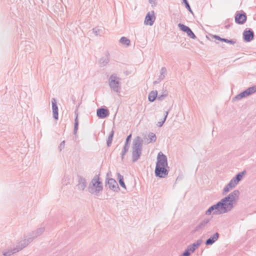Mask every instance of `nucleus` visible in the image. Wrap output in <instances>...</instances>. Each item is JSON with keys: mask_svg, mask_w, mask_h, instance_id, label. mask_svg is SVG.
<instances>
[{"mask_svg": "<svg viewBox=\"0 0 256 256\" xmlns=\"http://www.w3.org/2000/svg\"><path fill=\"white\" fill-rule=\"evenodd\" d=\"M240 192L234 190L215 204L210 206L206 212V214H220L227 213L232 210L234 202L238 198Z\"/></svg>", "mask_w": 256, "mask_h": 256, "instance_id": "nucleus-1", "label": "nucleus"}, {"mask_svg": "<svg viewBox=\"0 0 256 256\" xmlns=\"http://www.w3.org/2000/svg\"><path fill=\"white\" fill-rule=\"evenodd\" d=\"M142 140L140 136H136L133 140L132 146V162H136L142 154Z\"/></svg>", "mask_w": 256, "mask_h": 256, "instance_id": "nucleus-2", "label": "nucleus"}, {"mask_svg": "<svg viewBox=\"0 0 256 256\" xmlns=\"http://www.w3.org/2000/svg\"><path fill=\"white\" fill-rule=\"evenodd\" d=\"M103 190L102 182L100 180L99 175H96L88 184V190L92 194L98 196Z\"/></svg>", "mask_w": 256, "mask_h": 256, "instance_id": "nucleus-3", "label": "nucleus"}, {"mask_svg": "<svg viewBox=\"0 0 256 256\" xmlns=\"http://www.w3.org/2000/svg\"><path fill=\"white\" fill-rule=\"evenodd\" d=\"M31 242V239H24L22 240L16 244L15 248L3 252L2 254L4 256H10L12 254L18 252L22 250Z\"/></svg>", "mask_w": 256, "mask_h": 256, "instance_id": "nucleus-4", "label": "nucleus"}, {"mask_svg": "<svg viewBox=\"0 0 256 256\" xmlns=\"http://www.w3.org/2000/svg\"><path fill=\"white\" fill-rule=\"evenodd\" d=\"M120 78L118 77L116 74H112L108 78L109 86L114 92H120L121 89L120 86Z\"/></svg>", "mask_w": 256, "mask_h": 256, "instance_id": "nucleus-5", "label": "nucleus"}, {"mask_svg": "<svg viewBox=\"0 0 256 256\" xmlns=\"http://www.w3.org/2000/svg\"><path fill=\"white\" fill-rule=\"evenodd\" d=\"M202 242L201 240H198L196 242L188 246L183 253L180 256H190L191 253L194 252Z\"/></svg>", "mask_w": 256, "mask_h": 256, "instance_id": "nucleus-6", "label": "nucleus"}, {"mask_svg": "<svg viewBox=\"0 0 256 256\" xmlns=\"http://www.w3.org/2000/svg\"><path fill=\"white\" fill-rule=\"evenodd\" d=\"M166 166H156L154 173L156 177L164 178L168 174V170L166 168Z\"/></svg>", "mask_w": 256, "mask_h": 256, "instance_id": "nucleus-7", "label": "nucleus"}, {"mask_svg": "<svg viewBox=\"0 0 256 256\" xmlns=\"http://www.w3.org/2000/svg\"><path fill=\"white\" fill-rule=\"evenodd\" d=\"M246 14L244 12H240L238 11L236 12L234 16V20L236 24H243L246 22Z\"/></svg>", "mask_w": 256, "mask_h": 256, "instance_id": "nucleus-8", "label": "nucleus"}, {"mask_svg": "<svg viewBox=\"0 0 256 256\" xmlns=\"http://www.w3.org/2000/svg\"><path fill=\"white\" fill-rule=\"evenodd\" d=\"M106 183L110 189L115 192H118L120 190L116 181L114 178H106Z\"/></svg>", "mask_w": 256, "mask_h": 256, "instance_id": "nucleus-9", "label": "nucleus"}, {"mask_svg": "<svg viewBox=\"0 0 256 256\" xmlns=\"http://www.w3.org/2000/svg\"><path fill=\"white\" fill-rule=\"evenodd\" d=\"M156 166H163L168 167V160L166 156L162 152L158 154L157 156V162Z\"/></svg>", "mask_w": 256, "mask_h": 256, "instance_id": "nucleus-10", "label": "nucleus"}, {"mask_svg": "<svg viewBox=\"0 0 256 256\" xmlns=\"http://www.w3.org/2000/svg\"><path fill=\"white\" fill-rule=\"evenodd\" d=\"M156 20V16H154V12L152 11L151 12H148L146 17L144 23L146 25L152 26L153 25Z\"/></svg>", "mask_w": 256, "mask_h": 256, "instance_id": "nucleus-11", "label": "nucleus"}, {"mask_svg": "<svg viewBox=\"0 0 256 256\" xmlns=\"http://www.w3.org/2000/svg\"><path fill=\"white\" fill-rule=\"evenodd\" d=\"M132 138V134H129L126 138V140L122 148V153H121V158L122 160H123L124 159V157L126 153L128 152L130 148V142Z\"/></svg>", "mask_w": 256, "mask_h": 256, "instance_id": "nucleus-12", "label": "nucleus"}, {"mask_svg": "<svg viewBox=\"0 0 256 256\" xmlns=\"http://www.w3.org/2000/svg\"><path fill=\"white\" fill-rule=\"evenodd\" d=\"M78 184H77V186L78 190L81 191H84L87 186L86 179L83 176L78 175Z\"/></svg>", "mask_w": 256, "mask_h": 256, "instance_id": "nucleus-13", "label": "nucleus"}, {"mask_svg": "<svg viewBox=\"0 0 256 256\" xmlns=\"http://www.w3.org/2000/svg\"><path fill=\"white\" fill-rule=\"evenodd\" d=\"M110 60V55L108 52H106L104 55L102 56L98 60V63L100 67L106 66Z\"/></svg>", "mask_w": 256, "mask_h": 256, "instance_id": "nucleus-14", "label": "nucleus"}, {"mask_svg": "<svg viewBox=\"0 0 256 256\" xmlns=\"http://www.w3.org/2000/svg\"><path fill=\"white\" fill-rule=\"evenodd\" d=\"M254 38V32L251 29L246 30L243 32V38L245 42H250L252 41Z\"/></svg>", "mask_w": 256, "mask_h": 256, "instance_id": "nucleus-15", "label": "nucleus"}, {"mask_svg": "<svg viewBox=\"0 0 256 256\" xmlns=\"http://www.w3.org/2000/svg\"><path fill=\"white\" fill-rule=\"evenodd\" d=\"M97 116L100 118H104L109 115V111L107 108H100L96 110Z\"/></svg>", "mask_w": 256, "mask_h": 256, "instance_id": "nucleus-16", "label": "nucleus"}, {"mask_svg": "<svg viewBox=\"0 0 256 256\" xmlns=\"http://www.w3.org/2000/svg\"><path fill=\"white\" fill-rule=\"evenodd\" d=\"M44 230L45 228L44 226L36 229L32 232L30 237L28 238V239H31L32 242L34 238L40 236L44 232Z\"/></svg>", "mask_w": 256, "mask_h": 256, "instance_id": "nucleus-17", "label": "nucleus"}, {"mask_svg": "<svg viewBox=\"0 0 256 256\" xmlns=\"http://www.w3.org/2000/svg\"><path fill=\"white\" fill-rule=\"evenodd\" d=\"M52 104L53 117L55 120H58V107L57 106L56 100L54 98H52Z\"/></svg>", "mask_w": 256, "mask_h": 256, "instance_id": "nucleus-18", "label": "nucleus"}, {"mask_svg": "<svg viewBox=\"0 0 256 256\" xmlns=\"http://www.w3.org/2000/svg\"><path fill=\"white\" fill-rule=\"evenodd\" d=\"M210 221V218H204L202 222H200L198 224L195 228L196 231H199L200 230L204 229L208 225Z\"/></svg>", "mask_w": 256, "mask_h": 256, "instance_id": "nucleus-19", "label": "nucleus"}, {"mask_svg": "<svg viewBox=\"0 0 256 256\" xmlns=\"http://www.w3.org/2000/svg\"><path fill=\"white\" fill-rule=\"evenodd\" d=\"M220 236V234L218 232H216L212 236L207 239L205 242V244L206 246L212 245L216 242Z\"/></svg>", "mask_w": 256, "mask_h": 256, "instance_id": "nucleus-20", "label": "nucleus"}, {"mask_svg": "<svg viewBox=\"0 0 256 256\" xmlns=\"http://www.w3.org/2000/svg\"><path fill=\"white\" fill-rule=\"evenodd\" d=\"M92 30L96 36H102L104 33V28L102 26H96L93 28Z\"/></svg>", "mask_w": 256, "mask_h": 256, "instance_id": "nucleus-21", "label": "nucleus"}, {"mask_svg": "<svg viewBox=\"0 0 256 256\" xmlns=\"http://www.w3.org/2000/svg\"><path fill=\"white\" fill-rule=\"evenodd\" d=\"M236 186V183H234L232 180H230L229 183L224 188L222 193V195L226 194V193H228L231 189L234 188Z\"/></svg>", "mask_w": 256, "mask_h": 256, "instance_id": "nucleus-22", "label": "nucleus"}, {"mask_svg": "<svg viewBox=\"0 0 256 256\" xmlns=\"http://www.w3.org/2000/svg\"><path fill=\"white\" fill-rule=\"evenodd\" d=\"M246 172L244 170L241 172L238 173L231 180H232L234 183H236V185L238 183V182L242 180L243 176L246 174Z\"/></svg>", "mask_w": 256, "mask_h": 256, "instance_id": "nucleus-23", "label": "nucleus"}, {"mask_svg": "<svg viewBox=\"0 0 256 256\" xmlns=\"http://www.w3.org/2000/svg\"><path fill=\"white\" fill-rule=\"evenodd\" d=\"M250 96V94H249L248 90L246 89V90L242 92H240L238 94L236 95L234 98V99H235L236 100H240L242 99V98L246 97V96Z\"/></svg>", "mask_w": 256, "mask_h": 256, "instance_id": "nucleus-24", "label": "nucleus"}, {"mask_svg": "<svg viewBox=\"0 0 256 256\" xmlns=\"http://www.w3.org/2000/svg\"><path fill=\"white\" fill-rule=\"evenodd\" d=\"M158 96V92L156 90L152 91L148 94V100L153 102Z\"/></svg>", "mask_w": 256, "mask_h": 256, "instance_id": "nucleus-25", "label": "nucleus"}, {"mask_svg": "<svg viewBox=\"0 0 256 256\" xmlns=\"http://www.w3.org/2000/svg\"><path fill=\"white\" fill-rule=\"evenodd\" d=\"M166 68L165 67L162 68L160 70V75L159 76L158 78L159 81H161L166 76Z\"/></svg>", "mask_w": 256, "mask_h": 256, "instance_id": "nucleus-26", "label": "nucleus"}, {"mask_svg": "<svg viewBox=\"0 0 256 256\" xmlns=\"http://www.w3.org/2000/svg\"><path fill=\"white\" fill-rule=\"evenodd\" d=\"M120 42L123 45L129 46L130 45V40L126 37L122 36L120 40Z\"/></svg>", "mask_w": 256, "mask_h": 256, "instance_id": "nucleus-27", "label": "nucleus"}, {"mask_svg": "<svg viewBox=\"0 0 256 256\" xmlns=\"http://www.w3.org/2000/svg\"><path fill=\"white\" fill-rule=\"evenodd\" d=\"M114 132L113 130H112L110 132V134L108 136V138L106 140V144H107L108 146H110L112 142V138L114 137Z\"/></svg>", "mask_w": 256, "mask_h": 256, "instance_id": "nucleus-28", "label": "nucleus"}, {"mask_svg": "<svg viewBox=\"0 0 256 256\" xmlns=\"http://www.w3.org/2000/svg\"><path fill=\"white\" fill-rule=\"evenodd\" d=\"M78 114H76V117L74 119V134L75 135L77 133V130H78Z\"/></svg>", "mask_w": 256, "mask_h": 256, "instance_id": "nucleus-29", "label": "nucleus"}, {"mask_svg": "<svg viewBox=\"0 0 256 256\" xmlns=\"http://www.w3.org/2000/svg\"><path fill=\"white\" fill-rule=\"evenodd\" d=\"M148 137L150 140V142H154L156 140V135L153 132H150L148 135Z\"/></svg>", "mask_w": 256, "mask_h": 256, "instance_id": "nucleus-30", "label": "nucleus"}, {"mask_svg": "<svg viewBox=\"0 0 256 256\" xmlns=\"http://www.w3.org/2000/svg\"><path fill=\"white\" fill-rule=\"evenodd\" d=\"M168 114V110L166 112V115L164 116V120L162 121L158 122V124H156L158 126L161 127L162 126V125L164 124V122H165V121L167 118Z\"/></svg>", "mask_w": 256, "mask_h": 256, "instance_id": "nucleus-31", "label": "nucleus"}, {"mask_svg": "<svg viewBox=\"0 0 256 256\" xmlns=\"http://www.w3.org/2000/svg\"><path fill=\"white\" fill-rule=\"evenodd\" d=\"M178 27L184 32H186L188 30V28H189L188 26L180 23L178 24Z\"/></svg>", "mask_w": 256, "mask_h": 256, "instance_id": "nucleus-32", "label": "nucleus"}, {"mask_svg": "<svg viewBox=\"0 0 256 256\" xmlns=\"http://www.w3.org/2000/svg\"><path fill=\"white\" fill-rule=\"evenodd\" d=\"M183 1V2L184 4H185V6L186 8L188 9V10L192 14H193V12L190 8V6L187 0H182Z\"/></svg>", "mask_w": 256, "mask_h": 256, "instance_id": "nucleus-33", "label": "nucleus"}, {"mask_svg": "<svg viewBox=\"0 0 256 256\" xmlns=\"http://www.w3.org/2000/svg\"><path fill=\"white\" fill-rule=\"evenodd\" d=\"M247 90L249 94L250 95L256 92V86H252L247 88Z\"/></svg>", "mask_w": 256, "mask_h": 256, "instance_id": "nucleus-34", "label": "nucleus"}, {"mask_svg": "<svg viewBox=\"0 0 256 256\" xmlns=\"http://www.w3.org/2000/svg\"><path fill=\"white\" fill-rule=\"evenodd\" d=\"M187 35L192 39L195 40L196 38V36L192 30L187 34Z\"/></svg>", "mask_w": 256, "mask_h": 256, "instance_id": "nucleus-35", "label": "nucleus"}, {"mask_svg": "<svg viewBox=\"0 0 256 256\" xmlns=\"http://www.w3.org/2000/svg\"><path fill=\"white\" fill-rule=\"evenodd\" d=\"M166 97V94H160L157 96L158 100L160 101L163 100Z\"/></svg>", "mask_w": 256, "mask_h": 256, "instance_id": "nucleus-36", "label": "nucleus"}, {"mask_svg": "<svg viewBox=\"0 0 256 256\" xmlns=\"http://www.w3.org/2000/svg\"><path fill=\"white\" fill-rule=\"evenodd\" d=\"M214 38H216V40H219L222 42H226V38H222L220 36H217V35H214Z\"/></svg>", "mask_w": 256, "mask_h": 256, "instance_id": "nucleus-37", "label": "nucleus"}, {"mask_svg": "<svg viewBox=\"0 0 256 256\" xmlns=\"http://www.w3.org/2000/svg\"><path fill=\"white\" fill-rule=\"evenodd\" d=\"M65 146V141L63 140L61 143L60 144L58 148L60 149V150L61 151L63 148H64Z\"/></svg>", "mask_w": 256, "mask_h": 256, "instance_id": "nucleus-38", "label": "nucleus"}, {"mask_svg": "<svg viewBox=\"0 0 256 256\" xmlns=\"http://www.w3.org/2000/svg\"><path fill=\"white\" fill-rule=\"evenodd\" d=\"M119 184L120 186L126 189V186L124 182V180L118 181Z\"/></svg>", "mask_w": 256, "mask_h": 256, "instance_id": "nucleus-39", "label": "nucleus"}, {"mask_svg": "<svg viewBox=\"0 0 256 256\" xmlns=\"http://www.w3.org/2000/svg\"><path fill=\"white\" fill-rule=\"evenodd\" d=\"M118 180V181L124 180V176L121 175L119 172L117 173Z\"/></svg>", "mask_w": 256, "mask_h": 256, "instance_id": "nucleus-40", "label": "nucleus"}, {"mask_svg": "<svg viewBox=\"0 0 256 256\" xmlns=\"http://www.w3.org/2000/svg\"><path fill=\"white\" fill-rule=\"evenodd\" d=\"M226 43H229L230 44H235L236 42L232 40H228V39H226Z\"/></svg>", "mask_w": 256, "mask_h": 256, "instance_id": "nucleus-41", "label": "nucleus"}, {"mask_svg": "<svg viewBox=\"0 0 256 256\" xmlns=\"http://www.w3.org/2000/svg\"><path fill=\"white\" fill-rule=\"evenodd\" d=\"M149 2L152 4V6H156V0H148Z\"/></svg>", "mask_w": 256, "mask_h": 256, "instance_id": "nucleus-42", "label": "nucleus"}, {"mask_svg": "<svg viewBox=\"0 0 256 256\" xmlns=\"http://www.w3.org/2000/svg\"><path fill=\"white\" fill-rule=\"evenodd\" d=\"M162 94H166V96H168V92L166 90H164Z\"/></svg>", "mask_w": 256, "mask_h": 256, "instance_id": "nucleus-43", "label": "nucleus"}, {"mask_svg": "<svg viewBox=\"0 0 256 256\" xmlns=\"http://www.w3.org/2000/svg\"><path fill=\"white\" fill-rule=\"evenodd\" d=\"M160 82V81H159L158 78V80H157L154 81V84H156Z\"/></svg>", "mask_w": 256, "mask_h": 256, "instance_id": "nucleus-44", "label": "nucleus"}, {"mask_svg": "<svg viewBox=\"0 0 256 256\" xmlns=\"http://www.w3.org/2000/svg\"><path fill=\"white\" fill-rule=\"evenodd\" d=\"M192 30L189 28H188V30L185 32L186 34H188L190 31Z\"/></svg>", "mask_w": 256, "mask_h": 256, "instance_id": "nucleus-45", "label": "nucleus"}, {"mask_svg": "<svg viewBox=\"0 0 256 256\" xmlns=\"http://www.w3.org/2000/svg\"><path fill=\"white\" fill-rule=\"evenodd\" d=\"M230 25L228 24V25H226L225 27L226 28H230Z\"/></svg>", "mask_w": 256, "mask_h": 256, "instance_id": "nucleus-46", "label": "nucleus"}]
</instances>
